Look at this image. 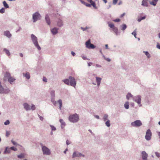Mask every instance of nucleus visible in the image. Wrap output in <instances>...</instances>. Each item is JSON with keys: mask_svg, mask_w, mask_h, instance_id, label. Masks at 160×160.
<instances>
[{"mask_svg": "<svg viewBox=\"0 0 160 160\" xmlns=\"http://www.w3.org/2000/svg\"><path fill=\"white\" fill-rule=\"evenodd\" d=\"M50 126L51 128V130L52 131H55L56 130V128L52 125H50Z\"/></svg>", "mask_w": 160, "mask_h": 160, "instance_id": "ea45409f", "label": "nucleus"}, {"mask_svg": "<svg viewBox=\"0 0 160 160\" xmlns=\"http://www.w3.org/2000/svg\"><path fill=\"white\" fill-rule=\"evenodd\" d=\"M85 44L86 47L88 49H94L96 48L94 45L91 43L90 39H89L86 42Z\"/></svg>", "mask_w": 160, "mask_h": 160, "instance_id": "423d86ee", "label": "nucleus"}, {"mask_svg": "<svg viewBox=\"0 0 160 160\" xmlns=\"http://www.w3.org/2000/svg\"><path fill=\"white\" fill-rule=\"evenodd\" d=\"M109 26L111 28H114L115 27L114 26V25L112 23H110L108 24Z\"/></svg>", "mask_w": 160, "mask_h": 160, "instance_id": "a18cd8bd", "label": "nucleus"}, {"mask_svg": "<svg viewBox=\"0 0 160 160\" xmlns=\"http://www.w3.org/2000/svg\"><path fill=\"white\" fill-rule=\"evenodd\" d=\"M58 102L59 103V108L61 110V107H62V101L61 99H59L58 101Z\"/></svg>", "mask_w": 160, "mask_h": 160, "instance_id": "c9c22d12", "label": "nucleus"}, {"mask_svg": "<svg viewBox=\"0 0 160 160\" xmlns=\"http://www.w3.org/2000/svg\"><path fill=\"white\" fill-rule=\"evenodd\" d=\"M118 0H113L112 3L114 5H116L118 2Z\"/></svg>", "mask_w": 160, "mask_h": 160, "instance_id": "6e6d98bb", "label": "nucleus"}, {"mask_svg": "<svg viewBox=\"0 0 160 160\" xmlns=\"http://www.w3.org/2000/svg\"><path fill=\"white\" fill-rule=\"evenodd\" d=\"M54 98L55 97H51V101L52 102H53V101H55V100H54Z\"/></svg>", "mask_w": 160, "mask_h": 160, "instance_id": "e2e57ef3", "label": "nucleus"}, {"mask_svg": "<svg viewBox=\"0 0 160 160\" xmlns=\"http://www.w3.org/2000/svg\"><path fill=\"white\" fill-rule=\"evenodd\" d=\"M71 54H72V55L73 56H74L75 55H76V54L75 53L73 52V51H72L71 52Z\"/></svg>", "mask_w": 160, "mask_h": 160, "instance_id": "338daca9", "label": "nucleus"}, {"mask_svg": "<svg viewBox=\"0 0 160 160\" xmlns=\"http://www.w3.org/2000/svg\"><path fill=\"white\" fill-rule=\"evenodd\" d=\"M51 97H55V91L54 90H52L50 92Z\"/></svg>", "mask_w": 160, "mask_h": 160, "instance_id": "72a5a7b5", "label": "nucleus"}, {"mask_svg": "<svg viewBox=\"0 0 160 160\" xmlns=\"http://www.w3.org/2000/svg\"><path fill=\"white\" fill-rule=\"evenodd\" d=\"M5 9L4 8H2L0 10V13L2 14L5 12Z\"/></svg>", "mask_w": 160, "mask_h": 160, "instance_id": "c03bdc74", "label": "nucleus"}, {"mask_svg": "<svg viewBox=\"0 0 160 160\" xmlns=\"http://www.w3.org/2000/svg\"><path fill=\"white\" fill-rule=\"evenodd\" d=\"M16 79L14 78L11 77L8 79V81L11 84H12V83Z\"/></svg>", "mask_w": 160, "mask_h": 160, "instance_id": "4be33fe9", "label": "nucleus"}, {"mask_svg": "<svg viewBox=\"0 0 160 160\" xmlns=\"http://www.w3.org/2000/svg\"><path fill=\"white\" fill-rule=\"evenodd\" d=\"M2 3L3 4V6L5 8H9L8 5L5 1H3L2 2Z\"/></svg>", "mask_w": 160, "mask_h": 160, "instance_id": "2f4dec72", "label": "nucleus"}, {"mask_svg": "<svg viewBox=\"0 0 160 160\" xmlns=\"http://www.w3.org/2000/svg\"><path fill=\"white\" fill-rule=\"evenodd\" d=\"M96 81L97 82H101L102 80V78L98 77H96Z\"/></svg>", "mask_w": 160, "mask_h": 160, "instance_id": "e433bc0d", "label": "nucleus"}, {"mask_svg": "<svg viewBox=\"0 0 160 160\" xmlns=\"http://www.w3.org/2000/svg\"><path fill=\"white\" fill-rule=\"evenodd\" d=\"M57 24L58 26L59 27H61L63 26V23L62 21L60 19H59L57 22Z\"/></svg>", "mask_w": 160, "mask_h": 160, "instance_id": "a211bd4d", "label": "nucleus"}, {"mask_svg": "<svg viewBox=\"0 0 160 160\" xmlns=\"http://www.w3.org/2000/svg\"><path fill=\"white\" fill-rule=\"evenodd\" d=\"M85 157V156L84 155L82 154L81 153L79 152H78L75 151L73 153L72 158H74L76 157Z\"/></svg>", "mask_w": 160, "mask_h": 160, "instance_id": "9b49d317", "label": "nucleus"}, {"mask_svg": "<svg viewBox=\"0 0 160 160\" xmlns=\"http://www.w3.org/2000/svg\"><path fill=\"white\" fill-rule=\"evenodd\" d=\"M41 18V15L38 12H35L32 14V18L33 22H35L38 20H40Z\"/></svg>", "mask_w": 160, "mask_h": 160, "instance_id": "7ed1b4c3", "label": "nucleus"}, {"mask_svg": "<svg viewBox=\"0 0 160 160\" xmlns=\"http://www.w3.org/2000/svg\"><path fill=\"white\" fill-rule=\"evenodd\" d=\"M58 29L56 28H54L51 29V31L53 35H55L58 33Z\"/></svg>", "mask_w": 160, "mask_h": 160, "instance_id": "f3484780", "label": "nucleus"}, {"mask_svg": "<svg viewBox=\"0 0 160 160\" xmlns=\"http://www.w3.org/2000/svg\"><path fill=\"white\" fill-rule=\"evenodd\" d=\"M10 90L8 88H4L2 86L0 81V94H8L9 93Z\"/></svg>", "mask_w": 160, "mask_h": 160, "instance_id": "20e7f679", "label": "nucleus"}, {"mask_svg": "<svg viewBox=\"0 0 160 160\" xmlns=\"http://www.w3.org/2000/svg\"><path fill=\"white\" fill-rule=\"evenodd\" d=\"M136 29H135V30L132 33V34L134 36V37L136 38H137L136 37Z\"/></svg>", "mask_w": 160, "mask_h": 160, "instance_id": "79ce46f5", "label": "nucleus"}, {"mask_svg": "<svg viewBox=\"0 0 160 160\" xmlns=\"http://www.w3.org/2000/svg\"><path fill=\"white\" fill-rule=\"evenodd\" d=\"M11 142L12 143V144L14 145H15L17 144V143L16 142L12 140H11Z\"/></svg>", "mask_w": 160, "mask_h": 160, "instance_id": "052dcab7", "label": "nucleus"}, {"mask_svg": "<svg viewBox=\"0 0 160 160\" xmlns=\"http://www.w3.org/2000/svg\"><path fill=\"white\" fill-rule=\"evenodd\" d=\"M17 157L19 158H25L24 154L22 153L18 155Z\"/></svg>", "mask_w": 160, "mask_h": 160, "instance_id": "7c9ffc66", "label": "nucleus"}, {"mask_svg": "<svg viewBox=\"0 0 160 160\" xmlns=\"http://www.w3.org/2000/svg\"><path fill=\"white\" fill-rule=\"evenodd\" d=\"M10 131H6V136L7 137H8L10 135Z\"/></svg>", "mask_w": 160, "mask_h": 160, "instance_id": "49530a36", "label": "nucleus"}, {"mask_svg": "<svg viewBox=\"0 0 160 160\" xmlns=\"http://www.w3.org/2000/svg\"><path fill=\"white\" fill-rule=\"evenodd\" d=\"M143 52L145 53V54L147 56L148 58H150L151 56L150 55L148 51H143Z\"/></svg>", "mask_w": 160, "mask_h": 160, "instance_id": "f704fd0d", "label": "nucleus"}, {"mask_svg": "<svg viewBox=\"0 0 160 160\" xmlns=\"http://www.w3.org/2000/svg\"><path fill=\"white\" fill-rule=\"evenodd\" d=\"M79 119V116L77 113L71 115L69 117V121L72 123L77 122Z\"/></svg>", "mask_w": 160, "mask_h": 160, "instance_id": "f257e3e1", "label": "nucleus"}, {"mask_svg": "<svg viewBox=\"0 0 160 160\" xmlns=\"http://www.w3.org/2000/svg\"><path fill=\"white\" fill-rule=\"evenodd\" d=\"M158 0H152V1L150 2V4L153 6H156Z\"/></svg>", "mask_w": 160, "mask_h": 160, "instance_id": "5701e85b", "label": "nucleus"}, {"mask_svg": "<svg viewBox=\"0 0 160 160\" xmlns=\"http://www.w3.org/2000/svg\"><path fill=\"white\" fill-rule=\"evenodd\" d=\"M113 30L115 33L116 35L117 36L119 34V33L118 32V28L117 27H114L113 28Z\"/></svg>", "mask_w": 160, "mask_h": 160, "instance_id": "a878e982", "label": "nucleus"}, {"mask_svg": "<svg viewBox=\"0 0 160 160\" xmlns=\"http://www.w3.org/2000/svg\"><path fill=\"white\" fill-rule=\"evenodd\" d=\"M22 29V28L21 27H19V28L17 30L16 32H18Z\"/></svg>", "mask_w": 160, "mask_h": 160, "instance_id": "bf43d9fd", "label": "nucleus"}, {"mask_svg": "<svg viewBox=\"0 0 160 160\" xmlns=\"http://www.w3.org/2000/svg\"><path fill=\"white\" fill-rule=\"evenodd\" d=\"M42 149L44 155H49L51 154L50 150L42 144Z\"/></svg>", "mask_w": 160, "mask_h": 160, "instance_id": "39448f33", "label": "nucleus"}, {"mask_svg": "<svg viewBox=\"0 0 160 160\" xmlns=\"http://www.w3.org/2000/svg\"><path fill=\"white\" fill-rule=\"evenodd\" d=\"M109 5L108 7L107 8V9H109L111 7L112 3L111 2H110L108 3Z\"/></svg>", "mask_w": 160, "mask_h": 160, "instance_id": "13d9d810", "label": "nucleus"}, {"mask_svg": "<svg viewBox=\"0 0 160 160\" xmlns=\"http://www.w3.org/2000/svg\"><path fill=\"white\" fill-rule=\"evenodd\" d=\"M105 124L106 125L109 127L110 126V121L109 120H108L107 121H106Z\"/></svg>", "mask_w": 160, "mask_h": 160, "instance_id": "473e14b6", "label": "nucleus"}, {"mask_svg": "<svg viewBox=\"0 0 160 160\" xmlns=\"http://www.w3.org/2000/svg\"><path fill=\"white\" fill-rule=\"evenodd\" d=\"M81 57L84 60H89L88 58H87L86 57L84 56H83L82 55L81 56Z\"/></svg>", "mask_w": 160, "mask_h": 160, "instance_id": "4d7b16f0", "label": "nucleus"}, {"mask_svg": "<svg viewBox=\"0 0 160 160\" xmlns=\"http://www.w3.org/2000/svg\"><path fill=\"white\" fill-rule=\"evenodd\" d=\"M121 29L122 31H124L127 28V25L125 24H122L120 26Z\"/></svg>", "mask_w": 160, "mask_h": 160, "instance_id": "aec40b11", "label": "nucleus"}, {"mask_svg": "<svg viewBox=\"0 0 160 160\" xmlns=\"http://www.w3.org/2000/svg\"><path fill=\"white\" fill-rule=\"evenodd\" d=\"M91 6L92 5V6L95 9H97V8L96 7V5L95 2L93 1L91 3Z\"/></svg>", "mask_w": 160, "mask_h": 160, "instance_id": "a19ab883", "label": "nucleus"}, {"mask_svg": "<svg viewBox=\"0 0 160 160\" xmlns=\"http://www.w3.org/2000/svg\"><path fill=\"white\" fill-rule=\"evenodd\" d=\"M69 78L70 80V85L75 88L76 85V82L75 78L73 77L70 76L69 77Z\"/></svg>", "mask_w": 160, "mask_h": 160, "instance_id": "6e6552de", "label": "nucleus"}, {"mask_svg": "<svg viewBox=\"0 0 160 160\" xmlns=\"http://www.w3.org/2000/svg\"><path fill=\"white\" fill-rule=\"evenodd\" d=\"M85 5L86 6L89 7H91V4L87 3H86L85 4Z\"/></svg>", "mask_w": 160, "mask_h": 160, "instance_id": "680f3d73", "label": "nucleus"}, {"mask_svg": "<svg viewBox=\"0 0 160 160\" xmlns=\"http://www.w3.org/2000/svg\"><path fill=\"white\" fill-rule=\"evenodd\" d=\"M142 159H147L148 155L147 153L144 151L142 152Z\"/></svg>", "mask_w": 160, "mask_h": 160, "instance_id": "2eb2a0df", "label": "nucleus"}, {"mask_svg": "<svg viewBox=\"0 0 160 160\" xmlns=\"http://www.w3.org/2000/svg\"><path fill=\"white\" fill-rule=\"evenodd\" d=\"M120 21V19H119V18H117V19H114L113 20V21L114 22H119V21Z\"/></svg>", "mask_w": 160, "mask_h": 160, "instance_id": "864d4df0", "label": "nucleus"}, {"mask_svg": "<svg viewBox=\"0 0 160 160\" xmlns=\"http://www.w3.org/2000/svg\"><path fill=\"white\" fill-rule=\"evenodd\" d=\"M62 81L65 84L67 85H70V80L69 79H66L62 80Z\"/></svg>", "mask_w": 160, "mask_h": 160, "instance_id": "b1692460", "label": "nucleus"}, {"mask_svg": "<svg viewBox=\"0 0 160 160\" xmlns=\"http://www.w3.org/2000/svg\"><path fill=\"white\" fill-rule=\"evenodd\" d=\"M10 150L8 147H6L4 152V154L9 153H10Z\"/></svg>", "mask_w": 160, "mask_h": 160, "instance_id": "bb28decb", "label": "nucleus"}, {"mask_svg": "<svg viewBox=\"0 0 160 160\" xmlns=\"http://www.w3.org/2000/svg\"><path fill=\"white\" fill-rule=\"evenodd\" d=\"M31 108L32 110H34L36 109V107L34 104H32Z\"/></svg>", "mask_w": 160, "mask_h": 160, "instance_id": "8fccbe9b", "label": "nucleus"}, {"mask_svg": "<svg viewBox=\"0 0 160 160\" xmlns=\"http://www.w3.org/2000/svg\"><path fill=\"white\" fill-rule=\"evenodd\" d=\"M148 1L143 0L142 2V5L144 7H148Z\"/></svg>", "mask_w": 160, "mask_h": 160, "instance_id": "6ab92c4d", "label": "nucleus"}, {"mask_svg": "<svg viewBox=\"0 0 160 160\" xmlns=\"http://www.w3.org/2000/svg\"><path fill=\"white\" fill-rule=\"evenodd\" d=\"M23 106L24 108L27 111H29L31 110L30 106L27 103H24Z\"/></svg>", "mask_w": 160, "mask_h": 160, "instance_id": "f8f14e48", "label": "nucleus"}, {"mask_svg": "<svg viewBox=\"0 0 160 160\" xmlns=\"http://www.w3.org/2000/svg\"><path fill=\"white\" fill-rule=\"evenodd\" d=\"M43 81L45 82H47L48 80L45 77H43Z\"/></svg>", "mask_w": 160, "mask_h": 160, "instance_id": "5fc2aeb1", "label": "nucleus"}, {"mask_svg": "<svg viewBox=\"0 0 160 160\" xmlns=\"http://www.w3.org/2000/svg\"><path fill=\"white\" fill-rule=\"evenodd\" d=\"M45 20L47 23L49 25L51 24V21L49 15L48 14L46 15L45 16Z\"/></svg>", "mask_w": 160, "mask_h": 160, "instance_id": "4468645a", "label": "nucleus"}, {"mask_svg": "<svg viewBox=\"0 0 160 160\" xmlns=\"http://www.w3.org/2000/svg\"><path fill=\"white\" fill-rule=\"evenodd\" d=\"M131 125L134 127H139L142 125L141 121L140 120H137L131 123Z\"/></svg>", "mask_w": 160, "mask_h": 160, "instance_id": "0eeeda50", "label": "nucleus"}, {"mask_svg": "<svg viewBox=\"0 0 160 160\" xmlns=\"http://www.w3.org/2000/svg\"><path fill=\"white\" fill-rule=\"evenodd\" d=\"M124 108L127 109H128L129 108V102H126L124 104Z\"/></svg>", "mask_w": 160, "mask_h": 160, "instance_id": "c756f323", "label": "nucleus"}, {"mask_svg": "<svg viewBox=\"0 0 160 160\" xmlns=\"http://www.w3.org/2000/svg\"><path fill=\"white\" fill-rule=\"evenodd\" d=\"M59 122L61 123V128H62L63 127H62V126H65L66 125L65 123L64 122V121L62 119H60L59 120Z\"/></svg>", "mask_w": 160, "mask_h": 160, "instance_id": "c85d7f7f", "label": "nucleus"}, {"mask_svg": "<svg viewBox=\"0 0 160 160\" xmlns=\"http://www.w3.org/2000/svg\"><path fill=\"white\" fill-rule=\"evenodd\" d=\"M108 115L107 114H104L102 118L103 121L106 122L108 120Z\"/></svg>", "mask_w": 160, "mask_h": 160, "instance_id": "393cba45", "label": "nucleus"}, {"mask_svg": "<svg viewBox=\"0 0 160 160\" xmlns=\"http://www.w3.org/2000/svg\"><path fill=\"white\" fill-rule=\"evenodd\" d=\"M155 155L158 158H160V153L158 152H155Z\"/></svg>", "mask_w": 160, "mask_h": 160, "instance_id": "09e8293b", "label": "nucleus"}, {"mask_svg": "<svg viewBox=\"0 0 160 160\" xmlns=\"http://www.w3.org/2000/svg\"><path fill=\"white\" fill-rule=\"evenodd\" d=\"M10 122L9 121L7 120L4 122V124L6 125H8L9 124Z\"/></svg>", "mask_w": 160, "mask_h": 160, "instance_id": "de8ad7c7", "label": "nucleus"}, {"mask_svg": "<svg viewBox=\"0 0 160 160\" xmlns=\"http://www.w3.org/2000/svg\"><path fill=\"white\" fill-rule=\"evenodd\" d=\"M3 51L4 52L6 55L8 56H10V53L9 51L6 48H4L3 50Z\"/></svg>", "mask_w": 160, "mask_h": 160, "instance_id": "cd10ccee", "label": "nucleus"}, {"mask_svg": "<svg viewBox=\"0 0 160 160\" xmlns=\"http://www.w3.org/2000/svg\"><path fill=\"white\" fill-rule=\"evenodd\" d=\"M23 75L24 77H25L26 78L28 79H29L30 78L29 73L28 72H27L25 73H23Z\"/></svg>", "mask_w": 160, "mask_h": 160, "instance_id": "412c9836", "label": "nucleus"}, {"mask_svg": "<svg viewBox=\"0 0 160 160\" xmlns=\"http://www.w3.org/2000/svg\"><path fill=\"white\" fill-rule=\"evenodd\" d=\"M133 97V96L130 93H128L126 97L127 99L128 100L130 97Z\"/></svg>", "mask_w": 160, "mask_h": 160, "instance_id": "58836bf2", "label": "nucleus"}, {"mask_svg": "<svg viewBox=\"0 0 160 160\" xmlns=\"http://www.w3.org/2000/svg\"><path fill=\"white\" fill-rule=\"evenodd\" d=\"M146 18V16H144L142 17H141L140 18H139L138 19V22H141L142 20H144V19H145Z\"/></svg>", "mask_w": 160, "mask_h": 160, "instance_id": "4c0bfd02", "label": "nucleus"}, {"mask_svg": "<svg viewBox=\"0 0 160 160\" xmlns=\"http://www.w3.org/2000/svg\"><path fill=\"white\" fill-rule=\"evenodd\" d=\"M38 116L39 117L40 119L42 121L43 120V117L40 116L39 114H38Z\"/></svg>", "mask_w": 160, "mask_h": 160, "instance_id": "603ef678", "label": "nucleus"}, {"mask_svg": "<svg viewBox=\"0 0 160 160\" xmlns=\"http://www.w3.org/2000/svg\"><path fill=\"white\" fill-rule=\"evenodd\" d=\"M10 149L14 151H16L17 150V148H15L14 147H12L10 148Z\"/></svg>", "mask_w": 160, "mask_h": 160, "instance_id": "3c124183", "label": "nucleus"}, {"mask_svg": "<svg viewBox=\"0 0 160 160\" xmlns=\"http://www.w3.org/2000/svg\"><path fill=\"white\" fill-rule=\"evenodd\" d=\"M133 101L137 102L139 107L142 106L141 104V97L140 95H138L133 97Z\"/></svg>", "mask_w": 160, "mask_h": 160, "instance_id": "1a4fd4ad", "label": "nucleus"}, {"mask_svg": "<svg viewBox=\"0 0 160 160\" xmlns=\"http://www.w3.org/2000/svg\"><path fill=\"white\" fill-rule=\"evenodd\" d=\"M31 38L32 40V42L35 47L37 48L38 50L41 49V48L39 46L37 38L33 34L31 35Z\"/></svg>", "mask_w": 160, "mask_h": 160, "instance_id": "f03ea898", "label": "nucleus"}, {"mask_svg": "<svg viewBox=\"0 0 160 160\" xmlns=\"http://www.w3.org/2000/svg\"><path fill=\"white\" fill-rule=\"evenodd\" d=\"M10 73L8 72H6L5 73L3 78V80L5 81H6L9 78L11 77Z\"/></svg>", "mask_w": 160, "mask_h": 160, "instance_id": "ddd939ff", "label": "nucleus"}, {"mask_svg": "<svg viewBox=\"0 0 160 160\" xmlns=\"http://www.w3.org/2000/svg\"><path fill=\"white\" fill-rule=\"evenodd\" d=\"M152 135V132L150 129H148L146 132L145 138L148 141L150 140L151 138Z\"/></svg>", "mask_w": 160, "mask_h": 160, "instance_id": "9d476101", "label": "nucleus"}, {"mask_svg": "<svg viewBox=\"0 0 160 160\" xmlns=\"http://www.w3.org/2000/svg\"><path fill=\"white\" fill-rule=\"evenodd\" d=\"M156 47L160 49V45L158 43L157 44Z\"/></svg>", "mask_w": 160, "mask_h": 160, "instance_id": "0e129e2a", "label": "nucleus"}, {"mask_svg": "<svg viewBox=\"0 0 160 160\" xmlns=\"http://www.w3.org/2000/svg\"><path fill=\"white\" fill-rule=\"evenodd\" d=\"M81 29L83 31H85L87 29H89L90 28L89 27H86L85 28H83L82 27H81Z\"/></svg>", "mask_w": 160, "mask_h": 160, "instance_id": "37998d69", "label": "nucleus"}, {"mask_svg": "<svg viewBox=\"0 0 160 160\" xmlns=\"http://www.w3.org/2000/svg\"><path fill=\"white\" fill-rule=\"evenodd\" d=\"M96 67L98 68H100L102 67V66L101 65L98 64H96Z\"/></svg>", "mask_w": 160, "mask_h": 160, "instance_id": "69168bd1", "label": "nucleus"}, {"mask_svg": "<svg viewBox=\"0 0 160 160\" xmlns=\"http://www.w3.org/2000/svg\"><path fill=\"white\" fill-rule=\"evenodd\" d=\"M4 35L8 38H10L12 36V34L8 31H6L4 32Z\"/></svg>", "mask_w": 160, "mask_h": 160, "instance_id": "dca6fc26", "label": "nucleus"}, {"mask_svg": "<svg viewBox=\"0 0 160 160\" xmlns=\"http://www.w3.org/2000/svg\"><path fill=\"white\" fill-rule=\"evenodd\" d=\"M66 143L67 145H68L70 144V143L69 142V141L68 140H67L66 141Z\"/></svg>", "mask_w": 160, "mask_h": 160, "instance_id": "774afa93", "label": "nucleus"}]
</instances>
